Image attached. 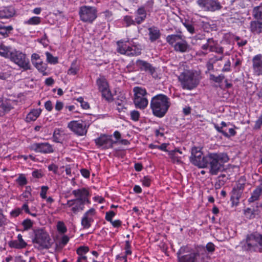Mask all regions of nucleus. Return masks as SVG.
<instances>
[{
    "label": "nucleus",
    "mask_w": 262,
    "mask_h": 262,
    "mask_svg": "<svg viewBox=\"0 0 262 262\" xmlns=\"http://www.w3.org/2000/svg\"><path fill=\"white\" fill-rule=\"evenodd\" d=\"M57 228L58 231L61 233H64L67 231V228L64 223L62 222H58Z\"/></svg>",
    "instance_id": "obj_45"
},
{
    "label": "nucleus",
    "mask_w": 262,
    "mask_h": 262,
    "mask_svg": "<svg viewBox=\"0 0 262 262\" xmlns=\"http://www.w3.org/2000/svg\"><path fill=\"white\" fill-rule=\"evenodd\" d=\"M206 249L209 252L212 253L215 250V246L212 243H209L206 245Z\"/></svg>",
    "instance_id": "obj_59"
},
{
    "label": "nucleus",
    "mask_w": 262,
    "mask_h": 262,
    "mask_svg": "<svg viewBox=\"0 0 262 262\" xmlns=\"http://www.w3.org/2000/svg\"><path fill=\"white\" fill-rule=\"evenodd\" d=\"M10 60L25 70L30 69L29 60L25 54L20 51L13 49L10 54Z\"/></svg>",
    "instance_id": "obj_8"
},
{
    "label": "nucleus",
    "mask_w": 262,
    "mask_h": 262,
    "mask_svg": "<svg viewBox=\"0 0 262 262\" xmlns=\"http://www.w3.org/2000/svg\"><path fill=\"white\" fill-rule=\"evenodd\" d=\"M95 143L99 147L103 149H108L113 147L115 143L112 139L111 136L102 135L99 138L95 140Z\"/></svg>",
    "instance_id": "obj_14"
},
{
    "label": "nucleus",
    "mask_w": 262,
    "mask_h": 262,
    "mask_svg": "<svg viewBox=\"0 0 262 262\" xmlns=\"http://www.w3.org/2000/svg\"><path fill=\"white\" fill-rule=\"evenodd\" d=\"M261 25L262 24L257 20L251 21L250 26L251 31L254 34H260L261 32Z\"/></svg>",
    "instance_id": "obj_23"
},
{
    "label": "nucleus",
    "mask_w": 262,
    "mask_h": 262,
    "mask_svg": "<svg viewBox=\"0 0 262 262\" xmlns=\"http://www.w3.org/2000/svg\"><path fill=\"white\" fill-rule=\"evenodd\" d=\"M41 112V110L40 108L34 109L29 113L26 117V121L30 122L35 121L39 116Z\"/></svg>",
    "instance_id": "obj_22"
},
{
    "label": "nucleus",
    "mask_w": 262,
    "mask_h": 262,
    "mask_svg": "<svg viewBox=\"0 0 262 262\" xmlns=\"http://www.w3.org/2000/svg\"><path fill=\"white\" fill-rule=\"evenodd\" d=\"M185 248L181 247L177 253L179 262H195L200 253L198 252H192L189 254L180 256L185 251Z\"/></svg>",
    "instance_id": "obj_13"
},
{
    "label": "nucleus",
    "mask_w": 262,
    "mask_h": 262,
    "mask_svg": "<svg viewBox=\"0 0 262 262\" xmlns=\"http://www.w3.org/2000/svg\"><path fill=\"white\" fill-rule=\"evenodd\" d=\"M117 51L118 53L121 54H124L127 55V52L128 50L129 46L124 43L123 42L118 41L117 43Z\"/></svg>",
    "instance_id": "obj_29"
},
{
    "label": "nucleus",
    "mask_w": 262,
    "mask_h": 262,
    "mask_svg": "<svg viewBox=\"0 0 262 262\" xmlns=\"http://www.w3.org/2000/svg\"><path fill=\"white\" fill-rule=\"evenodd\" d=\"M30 148L35 152L43 154H50L54 152L52 146L47 142L32 144L30 146Z\"/></svg>",
    "instance_id": "obj_12"
},
{
    "label": "nucleus",
    "mask_w": 262,
    "mask_h": 262,
    "mask_svg": "<svg viewBox=\"0 0 262 262\" xmlns=\"http://www.w3.org/2000/svg\"><path fill=\"white\" fill-rule=\"evenodd\" d=\"M149 39L151 42L159 39L161 36L160 30L156 27L153 26L148 28Z\"/></svg>",
    "instance_id": "obj_20"
},
{
    "label": "nucleus",
    "mask_w": 262,
    "mask_h": 262,
    "mask_svg": "<svg viewBox=\"0 0 262 262\" xmlns=\"http://www.w3.org/2000/svg\"><path fill=\"white\" fill-rule=\"evenodd\" d=\"M17 241H14L10 243V246L17 249L23 248Z\"/></svg>",
    "instance_id": "obj_57"
},
{
    "label": "nucleus",
    "mask_w": 262,
    "mask_h": 262,
    "mask_svg": "<svg viewBox=\"0 0 262 262\" xmlns=\"http://www.w3.org/2000/svg\"><path fill=\"white\" fill-rule=\"evenodd\" d=\"M142 185L146 187H149L150 184V180L148 177H144L141 180Z\"/></svg>",
    "instance_id": "obj_56"
},
{
    "label": "nucleus",
    "mask_w": 262,
    "mask_h": 262,
    "mask_svg": "<svg viewBox=\"0 0 262 262\" xmlns=\"http://www.w3.org/2000/svg\"><path fill=\"white\" fill-rule=\"evenodd\" d=\"M173 48L177 52L184 53L188 52L190 49V46L187 42L182 38L179 42H177L173 45Z\"/></svg>",
    "instance_id": "obj_19"
},
{
    "label": "nucleus",
    "mask_w": 262,
    "mask_h": 262,
    "mask_svg": "<svg viewBox=\"0 0 262 262\" xmlns=\"http://www.w3.org/2000/svg\"><path fill=\"white\" fill-rule=\"evenodd\" d=\"M261 193L260 190L257 187L251 193V196L248 199L249 203H253L259 199Z\"/></svg>",
    "instance_id": "obj_34"
},
{
    "label": "nucleus",
    "mask_w": 262,
    "mask_h": 262,
    "mask_svg": "<svg viewBox=\"0 0 262 262\" xmlns=\"http://www.w3.org/2000/svg\"><path fill=\"white\" fill-rule=\"evenodd\" d=\"M116 213L113 211H110L106 212L105 220L108 222H112V218L115 216Z\"/></svg>",
    "instance_id": "obj_50"
},
{
    "label": "nucleus",
    "mask_w": 262,
    "mask_h": 262,
    "mask_svg": "<svg viewBox=\"0 0 262 262\" xmlns=\"http://www.w3.org/2000/svg\"><path fill=\"white\" fill-rule=\"evenodd\" d=\"M48 189L49 187L47 186H43L41 187L40 195L42 199H45L47 198L46 194Z\"/></svg>",
    "instance_id": "obj_51"
},
{
    "label": "nucleus",
    "mask_w": 262,
    "mask_h": 262,
    "mask_svg": "<svg viewBox=\"0 0 262 262\" xmlns=\"http://www.w3.org/2000/svg\"><path fill=\"white\" fill-rule=\"evenodd\" d=\"M224 78H225V76L222 74L219 75L217 76H215L213 74L210 75V80H211L216 83H221Z\"/></svg>",
    "instance_id": "obj_39"
},
{
    "label": "nucleus",
    "mask_w": 262,
    "mask_h": 262,
    "mask_svg": "<svg viewBox=\"0 0 262 262\" xmlns=\"http://www.w3.org/2000/svg\"><path fill=\"white\" fill-rule=\"evenodd\" d=\"M102 94V97L105 98L107 101H111L113 100V97L109 88L100 91Z\"/></svg>",
    "instance_id": "obj_37"
},
{
    "label": "nucleus",
    "mask_w": 262,
    "mask_h": 262,
    "mask_svg": "<svg viewBox=\"0 0 262 262\" xmlns=\"http://www.w3.org/2000/svg\"><path fill=\"white\" fill-rule=\"evenodd\" d=\"M78 205L77 201L75 199H73L71 200H68L67 201V203L66 204H65L66 206H67L68 207H71L73 206H75Z\"/></svg>",
    "instance_id": "obj_60"
},
{
    "label": "nucleus",
    "mask_w": 262,
    "mask_h": 262,
    "mask_svg": "<svg viewBox=\"0 0 262 262\" xmlns=\"http://www.w3.org/2000/svg\"><path fill=\"white\" fill-rule=\"evenodd\" d=\"M133 92H134V98L145 97L147 94L146 91L145 89L139 86L135 87L133 89Z\"/></svg>",
    "instance_id": "obj_31"
},
{
    "label": "nucleus",
    "mask_w": 262,
    "mask_h": 262,
    "mask_svg": "<svg viewBox=\"0 0 262 262\" xmlns=\"http://www.w3.org/2000/svg\"><path fill=\"white\" fill-rule=\"evenodd\" d=\"M196 4L205 11L214 12L222 8L218 0H198Z\"/></svg>",
    "instance_id": "obj_10"
},
{
    "label": "nucleus",
    "mask_w": 262,
    "mask_h": 262,
    "mask_svg": "<svg viewBox=\"0 0 262 262\" xmlns=\"http://www.w3.org/2000/svg\"><path fill=\"white\" fill-rule=\"evenodd\" d=\"M48 169L52 171L54 173H56L58 171V166L54 164H52L48 166Z\"/></svg>",
    "instance_id": "obj_64"
},
{
    "label": "nucleus",
    "mask_w": 262,
    "mask_h": 262,
    "mask_svg": "<svg viewBox=\"0 0 262 262\" xmlns=\"http://www.w3.org/2000/svg\"><path fill=\"white\" fill-rule=\"evenodd\" d=\"M72 194L75 197V200L77 201L78 205L72 207V211L74 213L83 210L84 209V205L85 204H90V201L89 197L90 193L87 189L85 188H81L73 190Z\"/></svg>",
    "instance_id": "obj_5"
},
{
    "label": "nucleus",
    "mask_w": 262,
    "mask_h": 262,
    "mask_svg": "<svg viewBox=\"0 0 262 262\" xmlns=\"http://www.w3.org/2000/svg\"><path fill=\"white\" fill-rule=\"evenodd\" d=\"M227 154L224 153H211L206 156V167L209 166V172L212 175H216L223 166L228 161Z\"/></svg>",
    "instance_id": "obj_2"
},
{
    "label": "nucleus",
    "mask_w": 262,
    "mask_h": 262,
    "mask_svg": "<svg viewBox=\"0 0 262 262\" xmlns=\"http://www.w3.org/2000/svg\"><path fill=\"white\" fill-rule=\"evenodd\" d=\"M0 108L5 113L9 112L12 108L11 101L7 99H3L0 98Z\"/></svg>",
    "instance_id": "obj_24"
},
{
    "label": "nucleus",
    "mask_w": 262,
    "mask_h": 262,
    "mask_svg": "<svg viewBox=\"0 0 262 262\" xmlns=\"http://www.w3.org/2000/svg\"><path fill=\"white\" fill-rule=\"evenodd\" d=\"M206 156H203L201 149L194 147L191 149V155L190 157V162L200 168L206 167Z\"/></svg>",
    "instance_id": "obj_9"
},
{
    "label": "nucleus",
    "mask_w": 262,
    "mask_h": 262,
    "mask_svg": "<svg viewBox=\"0 0 262 262\" xmlns=\"http://www.w3.org/2000/svg\"><path fill=\"white\" fill-rule=\"evenodd\" d=\"M207 42L209 46V50L210 52H212L214 48L217 45V42L215 41L213 38H208L207 39Z\"/></svg>",
    "instance_id": "obj_47"
},
{
    "label": "nucleus",
    "mask_w": 262,
    "mask_h": 262,
    "mask_svg": "<svg viewBox=\"0 0 262 262\" xmlns=\"http://www.w3.org/2000/svg\"><path fill=\"white\" fill-rule=\"evenodd\" d=\"M184 25L187 29V31L190 33L193 34L194 33V28L191 24L189 23H185L184 24Z\"/></svg>",
    "instance_id": "obj_53"
},
{
    "label": "nucleus",
    "mask_w": 262,
    "mask_h": 262,
    "mask_svg": "<svg viewBox=\"0 0 262 262\" xmlns=\"http://www.w3.org/2000/svg\"><path fill=\"white\" fill-rule=\"evenodd\" d=\"M95 210L91 208L87 211L81 219V225L84 229H89L94 222L93 216L95 214Z\"/></svg>",
    "instance_id": "obj_15"
},
{
    "label": "nucleus",
    "mask_w": 262,
    "mask_h": 262,
    "mask_svg": "<svg viewBox=\"0 0 262 262\" xmlns=\"http://www.w3.org/2000/svg\"><path fill=\"white\" fill-rule=\"evenodd\" d=\"M17 238H18V242H19V243H20V244L21 245L20 246L23 247V248H25L26 245H27V244L24 241V239H23V237H22V235L21 234H18V236H17Z\"/></svg>",
    "instance_id": "obj_61"
},
{
    "label": "nucleus",
    "mask_w": 262,
    "mask_h": 262,
    "mask_svg": "<svg viewBox=\"0 0 262 262\" xmlns=\"http://www.w3.org/2000/svg\"><path fill=\"white\" fill-rule=\"evenodd\" d=\"M77 101L80 103L81 106L82 108L87 110L90 108L89 104L88 102L84 101L82 97H79L77 99Z\"/></svg>",
    "instance_id": "obj_44"
},
{
    "label": "nucleus",
    "mask_w": 262,
    "mask_h": 262,
    "mask_svg": "<svg viewBox=\"0 0 262 262\" xmlns=\"http://www.w3.org/2000/svg\"><path fill=\"white\" fill-rule=\"evenodd\" d=\"M179 81L183 89L191 90L195 88L200 82V76L196 72L184 70L178 76Z\"/></svg>",
    "instance_id": "obj_3"
},
{
    "label": "nucleus",
    "mask_w": 262,
    "mask_h": 262,
    "mask_svg": "<svg viewBox=\"0 0 262 262\" xmlns=\"http://www.w3.org/2000/svg\"><path fill=\"white\" fill-rule=\"evenodd\" d=\"M60 131L59 129H55L53 136V140L56 143H60V140L59 138V136H60Z\"/></svg>",
    "instance_id": "obj_46"
},
{
    "label": "nucleus",
    "mask_w": 262,
    "mask_h": 262,
    "mask_svg": "<svg viewBox=\"0 0 262 262\" xmlns=\"http://www.w3.org/2000/svg\"><path fill=\"white\" fill-rule=\"evenodd\" d=\"M34 233V237L32 241L36 245V247L40 249H47L52 247L53 241L45 230L42 228L36 229Z\"/></svg>",
    "instance_id": "obj_4"
},
{
    "label": "nucleus",
    "mask_w": 262,
    "mask_h": 262,
    "mask_svg": "<svg viewBox=\"0 0 262 262\" xmlns=\"http://www.w3.org/2000/svg\"><path fill=\"white\" fill-rule=\"evenodd\" d=\"M242 249L247 251H255L258 245L262 247V234L252 233L247 235L246 239L240 243Z\"/></svg>",
    "instance_id": "obj_6"
},
{
    "label": "nucleus",
    "mask_w": 262,
    "mask_h": 262,
    "mask_svg": "<svg viewBox=\"0 0 262 262\" xmlns=\"http://www.w3.org/2000/svg\"><path fill=\"white\" fill-rule=\"evenodd\" d=\"M137 67L141 70L145 72H148L151 74H153L155 72V68L151 64L147 61L138 59L136 62Z\"/></svg>",
    "instance_id": "obj_18"
},
{
    "label": "nucleus",
    "mask_w": 262,
    "mask_h": 262,
    "mask_svg": "<svg viewBox=\"0 0 262 262\" xmlns=\"http://www.w3.org/2000/svg\"><path fill=\"white\" fill-rule=\"evenodd\" d=\"M169 98L165 95L159 94L151 100L150 108L153 114L158 117H163L170 106Z\"/></svg>",
    "instance_id": "obj_1"
},
{
    "label": "nucleus",
    "mask_w": 262,
    "mask_h": 262,
    "mask_svg": "<svg viewBox=\"0 0 262 262\" xmlns=\"http://www.w3.org/2000/svg\"><path fill=\"white\" fill-rule=\"evenodd\" d=\"M130 244L128 241H126L125 242V254L126 255H130L132 254V251L130 250Z\"/></svg>",
    "instance_id": "obj_55"
},
{
    "label": "nucleus",
    "mask_w": 262,
    "mask_h": 262,
    "mask_svg": "<svg viewBox=\"0 0 262 262\" xmlns=\"http://www.w3.org/2000/svg\"><path fill=\"white\" fill-rule=\"evenodd\" d=\"M124 20L126 23L127 26H128L134 23V21L129 16H126L124 18Z\"/></svg>",
    "instance_id": "obj_58"
},
{
    "label": "nucleus",
    "mask_w": 262,
    "mask_h": 262,
    "mask_svg": "<svg viewBox=\"0 0 262 262\" xmlns=\"http://www.w3.org/2000/svg\"><path fill=\"white\" fill-rule=\"evenodd\" d=\"M16 14V10L12 6L3 7L0 8V19H10Z\"/></svg>",
    "instance_id": "obj_17"
},
{
    "label": "nucleus",
    "mask_w": 262,
    "mask_h": 262,
    "mask_svg": "<svg viewBox=\"0 0 262 262\" xmlns=\"http://www.w3.org/2000/svg\"><path fill=\"white\" fill-rule=\"evenodd\" d=\"M34 65L41 72H44L46 70V64L41 61L34 63Z\"/></svg>",
    "instance_id": "obj_42"
},
{
    "label": "nucleus",
    "mask_w": 262,
    "mask_h": 262,
    "mask_svg": "<svg viewBox=\"0 0 262 262\" xmlns=\"http://www.w3.org/2000/svg\"><path fill=\"white\" fill-rule=\"evenodd\" d=\"M13 50L11 47L2 44L0 45V55L5 58H10L11 52Z\"/></svg>",
    "instance_id": "obj_26"
},
{
    "label": "nucleus",
    "mask_w": 262,
    "mask_h": 262,
    "mask_svg": "<svg viewBox=\"0 0 262 262\" xmlns=\"http://www.w3.org/2000/svg\"><path fill=\"white\" fill-rule=\"evenodd\" d=\"M134 104L137 108L144 109L148 105V101L146 98H134Z\"/></svg>",
    "instance_id": "obj_21"
},
{
    "label": "nucleus",
    "mask_w": 262,
    "mask_h": 262,
    "mask_svg": "<svg viewBox=\"0 0 262 262\" xmlns=\"http://www.w3.org/2000/svg\"><path fill=\"white\" fill-rule=\"evenodd\" d=\"M252 14L254 18L262 24V7L257 6L254 7Z\"/></svg>",
    "instance_id": "obj_27"
},
{
    "label": "nucleus",
    "mask_w": 262,
    "mask_h": 262,
    "mask_svg": "<svg viewBox=\"0 0 262 262\" xmlns=\"http://www.w3.org/2000/svg\"><path fill=\"white\" fill-rule=\"evenodd\" d=\"M32 174L34 178L37 179L41 178L43 176V173H42L41 171L39 170H35L33 171L32 173Z\"/></svg>",
    "instance_id": "obj_54"
},
{
    "label": "nucleus",
    "mask_w": 262,
    "mask_h": 262,
    "mask_svg": "<svg viewBox=\"0 0 262 262\" xmlns=\"http://www.w3.org/2000/svg\"><path fill=\"white\" fill-rule=\"evenodd\" d=\"M76 60H74L72 62L71 67L68 71V74L69 75H75L78 71H79V67L76 64Z\"/></svg>",
    "instance_id": "obj_36"
},
{
    "label": "nucleus",
    "mask_w": 262,
    "mask_h": 262,
    "mask_svg": "<svg viewBox=\"0 0 262 262\" xmlns=\"http://www.w3.org/2000/svg\"><path fill=\"white\" fill-rule=\"evenodd\" d=\"M47 59L48 62L50 63H56L58 62V58L54 57L50 53L47 52L46 53Z\"/></svg>",
    "instance_id": "obj_40"
},
{
    "label": "nucleus",
    "mask_w": 262,
    "mask_h": 262,
    "mask_svg": "<svg viewBox=\"0 0 262 262\" xmlns=\"http://www.w3.org/2000/svg\"><path fill=\"white\" fill-rule=\"evenodd\" d=\"M45 107L49 112L51 111L53 109L52 102L50 100L47 101L45 104Z\"/></svg>",
    "instance_id": "obj_63"
},
{
    "label": "nucleus",
    "mask_w": 262,
    "mask_h": 262,
    "mask_svg": "<svg viewBox=\"0 0 262 262\" xmlns=\"http://www.w3.org/2000/svg\"><path fill=\"white\" fill-rule=\"evenodd\" d=\"M243 193L236 190L235 189H233L231 192V200L233 204L237 205L238 203L239 200L241 197Z\"/></svg>",
    "instance_id": "obj_32"
},
{
    "label": "nucleus",
    "mask_w": 262,
    "mask_h": 262,
    "mask_svg": "<svg viewBox=\"0 0 262 262\" xmlns=\"http://www.w3.org/2000/svg\"><path fill=\"white\" fill-rule=\"evenodd\" d=\"M16 182L21 186H24L27 184V180L25 176L21 174L18 178L16 180Z\"/></svg>",
    "instance_id": "obj_41"
},
{
    "label": "nucleus",
    "mask_w": 262,
    "mask_h": 262,
    "mask_svg": "<svg viewBox=\"0 0 262 262\" xmlns=\"http://www.w3.org/2000/svg\"><path fill=\"white\" fill-rule=\"evenodd\" d=\"M141 53V49L136 46L129 47L127 52V56H136L140 55Z\"/></svg>",
    "instance_id": "obj_33"
},
{
    "label": "nucleus",
    "mask_w": 262,
    "mask_h": 262,
    "mask_svg": "<svg viewBox=\"0 0 262 262\" xmlns=\"http://www.w3.org/2000/svg\"><path fill=\"white\" fill-rule=\"evenodd\" d=\"M130 117L131 119L133 120L137 121L139 120L140 117V113L137 111H133L130 112Z\"/></svg>",
    "instance_id": "obj_49"
},
{
    "label": "nucleus",
    "mask_w": 262,
    "mask_h": 262,
    "mask_svg": "<svg viewBox=\"0 0 262 262\" xmlns=\"http://www.w3.org/2000/svg\"><path fill=\"white\" fill-rule=\"evenodd\" d=\"M40 23V18L38 16H33L25 21V24L29 25H36Z\"/></svg>",
    "instance_id": "obj_38"
},
{
    "label": "nucleus",
    "mask_w": 262,
    "mask_h": 262,
    "mask_svg": "<svg viewBox=\"0 0 262 262\" xmlns=\"http://www.w3.org/2000/svg\"><path fill=\"white\" fill-rule=\"evenodd\" d=\"M22 224L24 226V230H27L32 227L33 223L31 220L26 219L23 221Z\"/></svg>",
    "instance_id": "obj_43"
},
{
    "label": "nucleus",
    "mask_w": 262,
    "mask_h": 262,
    "mask_svg": "<svg viewBox=\"0 0 262 262\" xmlns=\"http://www.w3.org/2000/svg\"><path fill=\"white\" fill-rule=\"evenodd\" d=\"M89 248L87 247L81 246L79 247L77 250V253L79 256H83V254L88 252Z\"/></svg>",
    "instance_id": "obj_48"
},
{
    "label": "nucleus",
    "mask_w": 262,
    "mask_h": 262,
    "mask_svg": "<svg viewBox=\"0 0 262 262\" xmlns=\"http://www.w3.org/2000/svg\"><path fill=\"white\" fill-rule=\"evenodd\" d=\"M214 127L216 129V130L221 133L223 136L225 137H228V133L223 129L222 127H220L218 125L216 124H214Z\"/></svg>",
    "instance_id": "obj_52"
},
{
    "label": "nucleus",
    "mask_w": 262,
    "mask_h": 262,
    "mask_svg": "<svg viewBox=\"0 0 262 262\" xmlns=\"http://www.w3.org/2000/svg\"><path fill=\"white\" fill-rule=\"evenodd\" d=\"M13 29L12 26H3L0 25V38L8 37Z\"/></svg>",
    "instance_id": "obj_28"
},
{
    "label": "nucleus",
    "mask_w": 262,
    "mask_h": 262,
    "mask_svg": "<svg viewBox=\"0 0 262 262\" xmlns=\"http://www.w3.org/2000/svg\"><path fill=\"white\" fill-rule=\"evenodd\" d=\"M226 181V178L225 174H221L217 177V181L214 184V188L215 189H220L223 185H225Z\"/></svg>",
    "instance_id": "obj_35"
},
{
    "label": "nucleus",
    "mask_w": 262,
    "mask_h": 262,
    "mask_svg": "<svg viewBox=\"0 0 262 262\" xmlns=\"http://www.w3.org/2000/svg\"><path fill=\"white\" fill-rule=\"evenodd\" d=\"M68 128L78 136L86 135L88 126L82 121H72L68 123Z\"/></svg>",
    "instance_id": "obj_11"
},
{
    "label": "nucleus",
    "mask_w": 262,
    "mask_h": 262,
    "mask_svg": "<svg viewBox=\"0 0 262 262\" xmlns=\"http://www.w3.org/2000/svg\"><path fill=\"white\" fill-rule=\"evenodd\" d=\"M79 15L82 21L92 23L97 17V9L95 7L83 6L79 8Z\"/></svg>",
    "instance_id": "obj_7"
},
{
    "label": "nucleus",
    "mask_w": 262,
    "mask_h": 262,
    "mask_svg": "<svg viewBox=\"0 0 262 262\" xmlns=\"http://www.w3.org/2000/svg\"><path fill=\"white\" fill-rule=\"evenodd\" d=\"M182 37L180 34H172L168 35L166 40L169 45L173 46L174 43H176L183 38Z\"/></svg>",
    "instance_id": "obj_25"
},
{
    "label": "nucleus",
    "mask_w": 262,
    "mask_h": 262,
    "mask_svg": "<svg viewBox=\"0 0 262 262\" xmlns=\"http://www.w3.org/2000/svg\"><path fill=\"white\" fill-rule=\"evenodd\" d=\"M21 212V209L20 208H16L11 212V215L13 217H16L19 215Z\"/></svg>",
    "instance_id": "obj_62"
},
{
    "label": "nucleus",
    "mask_w": 262,
    "mask_h": 262,
    "mask_svg": "<svg viewBox=\"0 0 262 262\" xmlns=\"http://www.w3.org/2000/svg\"><path fill=\"white\" fill-rule=\"evenodd\" d=\"M252 69L255 75H262V55L257 54L252 59Z\"/></svg>",
    "instance_id": "obj_16"
},
{
    "label": "nucleus",
    "mask_w": 262,
    "mask_h": 262,
    "mask_svg": "<svg viewBox=\"0 0 262 262\" xmlns=\"http://www.w3.org/2000/svg\"><path fill=\"white\" fill-rule=\"evenodd\" d=\"M97 84L100 91L108 88V84L104 77H101L97 79Z\"/></svg>",
    "instance_id": "obj_30"
}]
</instances>
